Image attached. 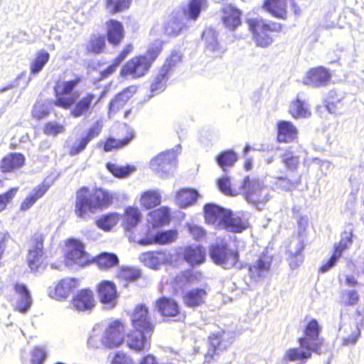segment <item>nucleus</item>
Masks as SVG:
<instances>
[{
  "label": "nucleus",
  "mask_w": 364,
  "mask_h": 364,
  "mask_svg": "<svg viewBox=\"0 0 364 364\" xmlns=\"http://www.w3.org/2000/svg\"><path fill=\"white\" fill-rule=\"evenodd\" d=\"M114 198V193L105 188L82 186L75 192L74 213L77 218L87 220L97 211L109 208Z\"/></svg>",
  "instance_id": "3"
},
{
  "label": "nucleus",
  "mask_w": 364,
  "mask_h": 364,
  "mask_svg": "<svg viewBox=\"0 0 364 364\" xmlns=\"http://www.w3.org/2000/svg\"><path fill=\"white\" fill-rule=\"evenodd\" d=\"M178 237L176 230H167L157 232L154 236L141 238L139 244L142 245H164L174 242Z\"/></svg>",
  "instance_id": "28"
},
{
  "label": "nucleus",
  "mask_w": 364,
  "mask_h": 364,
  "mask_svg": "<svg viewBox=\"0 0 364 364\" xmlns=\"http://www.w3.org/2000/svg\"><path fill=\"white\" fill-rule=\"evenodd\" d=\"M151 67L144 58L141 55H135L130 58L122 67L120 75L122 77L138 79L144 76L150 70Z\"/></svg>",
  "instance_id": "12"
},
{
  "label": "nucleus",
  "mask_w": 364,
  "mask_h": 364,
  "mask_svg": "<svg viewBox=\"0 0 364 364\" xmlns=\"http://www.w3.org/2000/svg\"><path fill=\"white\" fill-rule=\"evenodd\" d=\"M288 112L295 119L308 118L311 115L309 105L300 97L299 95L290 102Z\"/></svg>",
  "instance_id": "35"
},
{
  "label": "nucleus",
  "mask_w": 364,
  "mask_h": 364,
  "mask_svg": "<svg viewBox=\"0 0 364 364\" xmlns=\"http://www.w3.org/2000/svg\"><path fill=\"white\" fill-rule=\"evenodd\" d=\"M220 12V21L227 30L235 31L242 25V11L232 4L222 6Z\"/></svg>",
  "instance_id": "15"
},
{
  "label": "nucleus",
  "mask_w": 364,
  "mask_h": 364,
  "mask_svg": "<svg viewBox=\"0 0 364 364\" xmlns=\"http://www.w3.org/2000/svg\"><path fill=\"white\" fill-rule=\"evenodd\" d=\"M25 164L26 157L23 154L9 153L0 160V171L3 173H13L21 169Z\"/></svg>",
  "instance_id": "24"
},
{
  "label": "nucleus",
  "mask_w": 364,
  "mask_h": 364,
  "mask_svg": "<svg viewBox=\"0 0 364 364\" xmlns=\"http://www.w3.org/2000/svg\"><path fill=\"white\" fill-rule=\"evenodd\" d=\"M183 259L191 267L200 265L205 262V248L202 245H187L183 250Z\"/></svg>",
  "instance_id": "26"
},
{
  "label": "nucleus",
  "mask_w": 364,
  "mask_h": 364,
  "mask_svg": "<svg viewBox=\"0 0 364 364\" xmlns=\"http://www.w3.org/2000/svg\"><path fill=\"white\" fill-rule=\"evenodd\" d=\"M132 0H104L105 7L111 15L127 11L131 6Z\"/></svg>",
  "instance_id": "47"
},
{
  "label": "nucleus",
  "mask_w": 364,
  "mask_h": 364,
  "mask_svg": "<svg viewBox=\"0 0 364 364\" xmlns=\"http://www.w3.org/2000/svg\"><path fill=\"white\" fill-rule=\"evenodd\" d=\"M49 59L50 54L47 50L44 49L38 50L34 58L30 63L31 74L36 75L40 73L49 61Z\"/></svg>",
  "instance_id": "44"
},
{
  "label": "nucleus",
  "mask_w": 364,
  "mask_h": 364,
  "mask_svg": "<svg viewBox=\"0 0 364 364\" xmlns=\"http://www.w3.org/2000/svg\"><path fill=\"white\" fill-rule=\"evenodd\" d=\"M209 256L213 263L224 269L234 267L240 260L239 252L230 248L225 242H220L209 246Z\"/></svg>",
  "instance_id": "6"
},
{
  "label": "nucleus",
  "mask_w": 364,
  "mask_h": 364,
  "mask_svg": "<svg viewBox=\"0 0 364 364\" xmlns=\"http://www.w3.org/2000/svg\"><path fill=\"white\" fill-rule=\"evenodd\" d=\"M301 183V176L296 174L290 178L287 176H277L274 182V188L281 191H292L297 188Z\"/></svg>",
  "instance_id": "36"
},
{
  "label": "nucleus",
  "mask_w": 364,
  "mask_h": 364,
  "mask_svg": "<svg viewBox=\"0 0 364 364\" xmlns=\"http://www.w3.org/2000/svg\"><path fill=\"white\" fill-rule=\"evenodd\" d=\"M65 131V126L55 121L46 122L43 128V132L46 136H56L58 134L64 133Z\"/></svg>",
  "instance_id": "57"
},
{
  "label": "nucleus",
  "mask_w": 364,
  "mask_h": 364,
  "mask_svg": "<svg viewBox=\"0 0 364 364\" xmlns=\"http://www.w3.org/2000/svg\"><path fill=\"white\" fill-rule=\"evenodd\" d=\"M122 138L118 139L114 137H108L105 139L103 144V150L109 152L113 150L122 149L128 145L134 138V132L132 129L124 127L122 130Z\"/></svg>",
  "instance_id": "29"
},
{
  "label": "nucleus",
  "mask_w": 364,
  "mask_h": 364,
  "mask_svg": "<svg viewBox=\"0 0 364 364\" xmlns=\"http://www.w3.org/2000/svg\"><path fill=\"white\" fill-rule=\"evenodd\" d=\"M149 222L154 228L168 225L171 221L170 210L167 207H160L149 213Z\"/></svg>",
  "instance_id": "39"
},
{
  "label": "nucleus",
  "mask_w": 364,
  "mask_h": 364,
  "mask_svg": "<svg viewBox=\"0 0 364 364\" xmlns=\"http://www.w3.org/2000/svg\"><path fill=\"white\" fill-rule=\"evenodd\" d=\"M43 252H37L28 250L27 256V264L33 272H37L43 262Z\"/></svg>",
  "instance_id": "58"
},
{
  "label": "nucleus",
  "mask_w": 364,
  "mask_h": 364,
  "mask_svg": "<svg viewBox=\"0 0 364 364\" xmlns=\"http://www.w3.org/2000/svg\"><path fill=\"white\" fill-rule=\"evenodd\" d=\"M122 218V226L127 230H132L139 224L141 214L137 207L128 206L124 209Z\"/></svg>",
  "instance_id": "40"
},
{
  "label": "nucleus",
  "mask_w": 364,
  "mask_h": 364,
  "mask_svg": "<svg viewBox=\"0 0 364 364\" xmlns=\"http://www.w3.org/2000/svg\"><path fill=\"white\" fill-rule=\"evenodd\" d=\"M32 247L29 250L37 252H43L45 235L42 233H35L31 237Z\"/></svg>",
  "instance_id": "62"
},
{
  "label": "nucleus",
  "mask_w": 364,
  "mask_h": 364,
  "mask_svg": "<svg viewBox=\"0 0 364 364\" xmlns=\"http://www.w3.org/2000/svg\"><path fill=\"white\" fill-rule=\"evenodd\" d=\"M95 289L102 304L112 306L116 304L118 292L114 282L106 279L102 280L96 284Z\"/></svg>",
  "instance_id": "19"
},
{
  "label": "nucleus",
  "mask_w": 364,
  "mask_h": 364,
  "mask_svg": "<svg viewBox=\"0 0 364 364\" xmlns=\"http://www.w3.org/2000/svg\"><path fill=\"white\" fill-rule=\"evenodd\" d=\"M142 276L141 270L131 267H122L115 273V278L124 282L126 284L139 280Z\"/></svg>",
  "instance_id": "41"
},
{
  "label": "nucleus",
  "mask_w": 364,
  "mask_h": 364,
  "mask_svg": "<svg viewBox=\"0 0 364 364\" xmlns=\"http://www.w3.org/2000/svg\"><path fill=\"white\" fill-rule=\"evenodd\" d=\"M46 354L41 348H35L31 353V364H42L46 358Z\"/></svg>",
  "instance_id": "64"
},
{
  "label": "nucleus",
  "mask_w": 364,
  "mask_h": 364,
  "mask_svg": "<svg viewBox=\"0 0 364 364\" xmlns=\"http://www.w3.org/2000/svg\"><path fill=\"white\" fill-rule=\"evenodd\" d=\"M176 156L173 151L159 154L150 161L151 168L157 173H168L175 166Z\"/></svg>",
  "instance_id": "21"
},
{
  "label": "nucleus",
  "mask_w": 364,
  "mask_h": 364,
  "mask_svg": "<svg viewBox=\"0 0 364 364\" xmlns=\"http://www.w3.org/2000/svg\"><path fill=\"white\" fill-rule=\"evenodd\" d=\"M65 261L68 265L84 267L90 264L91 256L85 251V245L78 239L69 238L65 240Z\"/></svg>",
  "instance_id": "8"
},
{
  "label": "nucleus",
  "mask_w": 364,
  "mask_h": 364,
  "mask_svg": "<svg viewBox=\"0 0 364 364\" xmlns=\"http://www.w3.org/2000/svg\"><path fill=\"white\" fill-rule=\"evenodd\" d=\"M50 111L46 105L43 102L38 101L33 106L31 110V117L33 119L40 121L47 117Z\"/></svg>",
  "instance_id": "59"
},
{
  "label": "nucleus",
  "mask_w": 364,
  "mask_h": 364,
  "mask_svg": "<svg viewBox=\"0 0 364 364\" xmlns=\"http://www.w3.org/2000/svg\"><path fill=\"white\" fill-rule=\"evenodd\" d=\"M170 257L171 254L166 250H149L141 253L139 259L145 266L158 269L169 261Z\"/></svg>",
  "instance_id": "16"
},
{
  "label": "nucleus",
  "mask_w": 364,
  "mask_h": 364,
  "mask_svg": "<svg viewBox=\"0 0 364 364\" xmlns=\"http://www.w3.org/2000/svg\"><path fill=\"white\" fill-rule=\"evenodd\" d=\"M132 330L128 331L126 321L112 318L105 326L100 341L107 349L118 348L124 343L136 352L147 351L151 347V338L156 328L149 307L144 303L134 306L129 314Z\"/></svg>",
  "instance_id": "1"
},
{
  "label": "nucleus",
  "mask_w": 364,
  "mask_h": 364,
  "mask_svg": "<svg viewBox=\"0 0 364 364\" xmlns=\"http://www.w3.org/2000/svg\"><path fill=\"white\" fill-rule=\"evenodd\" d=\"M321 326L316 318L309 319L303 328V336L298 338L299 347L289 348L284 355L288 362L301 361L305 363L310 359L313 353L321 355L325 346L323 338L320 337Z\"/></svg>",
  "instance_id": "4"
},
{
  "label": "nucleus",
  "mask_w": 364,
  "mask_h": 364,
  "mask_svg": "<svg viewBox=\"0 0 364 364\" xmlns=\"http://www.w3.org/2000/svg\"><path fill=\"white\" fill-rule=\"evenodd\" d=\"M249 225L248 220L243 214L234 213L229 210L220 228L228 232L240 233L247 230Z\"/></svg>",
  "instance_id": "20"
},
{
  "label": "nucleus",
  "mask_w": 364,
  "mask_h": 364,
  "mask_svg": "<svg viewBox=\"0 0 364 364\" xmlns=\"http://www.w3.org/2000/svg\"><path fill=\"white\" fill-rule=\"evenodd\" d=\"M169 76L166 73L159 69L158 74L150 85L151 92L153 94H156L163 91L167 85Z\"/></svg>",
  "instance_id": "52"
},
{
  "label": "nucleus",
  "mask_w": 364,
  "mask_h": 364,
  "mask_svg": "<svg viewBox=\"0 0 364 364\" xmlns=\"http://www.w3.org/2000/svg\"><path fill=\"white\" fill-rule=\"evenodd\" d=\"M207 295L205 289L193 288L183 294L182 300L186 306L194 309L205 304Z\"/></svg>",
  "instance_id": "33"
},
{
  "label": "nucleus",
  "mask_w": 364,
  "mask_h": 364,
  "mask_svg": "<svg viewBox=\"0 0 364 364\" xmlns=\"http://www.w3.org/2000/svg\"><path fill=\"white\" fill-rule=\"evenodd\" d=\"M199 196L196 190L184 188L176 192L175 200L180 208H184L196 203Z\"/></svg>",
  "instance_id": "37"
},
{
  "label": "nucleus",
  "mask_w": 364,
  "mask_h": 364,
  "mask_svg": "<svg viewBox=\"0 0 364 364\" xmlns=\"http://www.w3.org/2000/svg\"><path fill=\"white\" fill-rule=\"evenodd\" d=\"M14 291V310L21 314L26 313L31 307L32 297L28 287L16 282L13 285Z\"/></svg>",
  "instance_id": "14"
},
{
  "label": "nucleus",
  "mask_w": 364,
  "mask_h": 364,
  "mask_svg": "<svg viewBox=\"0 0 364 364\" xmlns=\"http://www.w3.org/2000/svg\"><path fill=\"white\" fill-rule=\"evenodd\" d=\"M208 6V0H188L181 11L186 20L196 21Z\"/></svg>",
  "instance_id": "30"
},
{
  "label": "nucleus",
  "mask_w": 364,
  "mask_h": 364,
  "mask_svg": "<svg viewBox=\"0 0 364 364\" xmlns=\"http://www.w3.org/2000/svg\"><path fill=\"white\" fill-rule=\"evenodd\" d=\"M245 23L255 47L262 49L272 46L274 42V33H281L284 28V24L261 16L247 18Z\"/></svg>",
  "instance_id": "5"
},
{
  "label": "nucleus",
  "mask_w": 364,
  "mask_h": 364,
  "mask_svg": "<svg viewBox=\"0 0 364 364\" xmlns=\"http://www.w3.org/2000/svg\"><path fill=\"white\" fill-rule=\"evenodd\" d=\"M80 286V279L75 277H65L48 289L50 297L58 300H66Z\"/></svg>",
  "instance_id": "11"
},
{
  "label": "nucleus",
  "mask_w": 364,
  "mask_h": 364,
  "mask_svg": "<svg viewBox=\"0 0 364 364\" xmlns=\"http://www.w3.org/2000/svg\"><path fill=\"white\" fill-rule=\"evenodd\" d=\"M281 162L290 171H295L299 166V157L294 154L293 151H287L281 156Z\"/></svg>",
  "instance_id": "54"
},
{
  "label": "nucleus",
  "mask_w": 364,
  "mask_h": 364,
  "mask_svg": "<svg viewBox=\"0 0 364 364\" xmlns=\"http://www.w3.org/2000/svg\"><path fill=\"white\" fill-rule=\"evenodd\" d=\"M121 219L117 213H108L100 215L96 220V225L104 231H109Z\"/></svg>",
  "instance_id": "46"
},
{
  "label": "nucleus",
  "mask_w": 364,
  "mask_h": 364,
  "mask_svg": "<svg viewBox=\"0 0 364 364\" xmlns=\"http://www.w3.org/2000/svg\"><path fill=\"white\" fill-rule=\"evenodd\" d=\"M326 107L332 114L338 113L343 107L341 96L334 90H331L326 98Z\"/></svg>",
  "instance_id": "49"
},
{
  "label": "nucleus",
  "mask_w": 364,
  "mask_h": 364,
  "mask_svg": "<svg viewBox=\"0 0 364 364\" xmlns=\"http://www.w3.org/2000/svg\"><path fill=\"white\" fill-rule=\"evenodd\" d=\"M90 264L95 263L101 271H109L119 264V258L114 253L103 252L90 257Z\"/></svg>",
  "instance_id": "34"
},
{
  "label": "nucleus",
  "mask_w": 364,
  "mask_h": 364,
  "mask_svg": "<svg viewBox=\"0 0 364 364\" xmlns=\"http://www.w3.org/2000/svg\"><path fill=\"white\" fill-rule=\"evenodd\" d=\"M272 258L267 254L262 253L256 261L248 267V273L251 279L257 281L265 277L272 267Z\"/></svg>",
  "instance_id": "18"
},
{
  "label": "nucleus",
  "mask_w": 364,
  "mask_h": 364,
  "mask_svg": "<svg viewBox=\"0 0 364 364\" xmlns=\"http://www.w3.org/2000/svg\"><path fill=\"white\" fill-rule=\"evenodd\" d=\"M345 237H342L338 244L334 246L332 256L335 257L338 260L342 256L344 250L348 249L353 242L352 232H344Z\"/></svg>",
  "instance_id": "53"
},
{
  "label": "nucleus",
  "mask_w": 364,
  "mask_h": 364,
  "mask_svg": "<svg viewBox=\"0 0 364 364\" xmlns=\"http://www.w3.org/2000/svg\"><path fill=\"white\" fill-rule=\"evenodd\" d=\"M82 82V77L79 75L70 80L58 77L53 87V105L63 109L70 110V114L73 118L90 114L107 92L103 90L97 96L92 92H86L80 97V92L75 89Z\"/></svg>",
  "instance_id": "2"
},
{
  "label": "nucleus",
  "mask_w": 364,
  "mask_h": 364,
  "mask_svg": "<svg viewBox=\"0 0 364 364\" xmlns=\"http://www.w3.org/2000/svg\"><path fill=\"white\" fill-rule=\"evenodd\" d=\"M220 351L208 348L204 355L205 364H223V359L221 358Z\"/></svg>",
  "instance_id": "61"
},
{
  "label": "nucleus",
  "mask_w": 364,
  "mask_h": 364,
  "mask_svg": "<svg viewBox=\"0 0 364 364\" xmlns=\"http://www.w3.org/2000/svg\"><path fill=\"white\" fill-rule=\"evenodd\" d=\"M163 50V42L157 41L151 44L146 53L141 55L144 58V60L147 62L150 67L152 66L154 62L156 60L159 55L161 54Z\"/></svg>",
  "instance_id": "51"
},
{
  "label": "nucleus",
  "mask_w": 364,
  "mask_h": 364,
  "mask_svg": "<svg viewBox=\"0 0 364 364\" xmlns=\"http://www.w3.org/2000/svg\"><path fill=\"white\" fill-rule=\"evenodd\" d=\"M18 190V187H14L0 194V213L6 210L8 204L10 203L16 196Z\"/></svg>",
  "instance_id": "60"
},
{
  "label": "nucleus",
  "mask_w": 364,
  "mask_h": 364,
  "mask_svg": "<svg viewBox=\"0 0 364 364\" xmlns=\"http://www.w3.org/2000/svg\"><path fill=\"white\" fill-rule=\"evenodd\" d=\"M48 182L43 181L36 186L21 203L19 210L26 212L29 210L38 200L41 198L50 188Z\"/></svg>",
  "instance_id": "32"
},
{
  "label": "nucleus",
  "mask_w": 364,
  "mask_h": 364,
  "mask_svg": "<svg viewBox=\"0 0 364 364\" xmlns=\"http://www.w3.org/2000/svg\"><path fill=\"white\" fill-rule=\"evenodd\" d=\"M242 195L247 203L258 209H262L269 200V195L264 186L256 179L246 176L242 183Z\"/></svg>",
  "instance_id": "7"
},
{
  "label": "nucleus",
  "mask_w": 364,
  "mask_h": 364,
  "mask_svg": "<svg viewBox=\"0 0 364 364\" xmlns=\"http://www.w3.org/2000/svg\"><path fill=\"white\" fill-rule=\"evenodd\" d=\"M331 79L330 72L323 67L310 69L304 78V83L313 87H323L328 85Z\"/></svg>",
  "instance_id": "23"
},
{
  "label": "nucleus",
  "mask_w": 364,
  "mask_h": 364,
  "mask_svg": "<svg viewBox=\"0 0 364 364\" xmlns=\"http://www.w3.org/2000/svg\"><path fill=\"white\" fill-rule=\"evenodd\" d=\"M70 304L75 311L91 312L97 304L94 291L90 287L77 290L73 295Z\"/></svg>",
  "instance_id": "10"
},
{
  "label": "nucleus",
  "mask_w": 364,
  "mask_h": 364,
  "mask_svg": "<svg viewBox=\"0 0 364 364\" xmlns=\"http://www.w3.org/2000/svg\"><path fill=\"white\" fill-rule=\"evenodd\" d=\"M106 168L114 177L117 178H127L136 170V167L134 165L127 164L119 166L112 162H107Z\"/></svg>",
  "instance_id": "45"
},
{
  "label": "nucleus",
  "mask_w": 364,
  "mask_h": 364,
  "mask_svg": "<svg viewBox=\"0 0 364 364\" xmlns=\"http://www.w3.org/2000/svg\"><path fill=\"white\" fill-rule=\"evenodd\" d=\"M106 40L103 34H92L85 45L86 53L92 55L103 53L107 48Z\"/></svg>",
  "instance_id": "38"
},
{
  "label": "nucleus",
  "mask_w": 364,
  "mask_h": 364,
  "mask_svg": "<svg viewBox=\"0 0 364 364\" xmlns=\"http://www.w3.org/2000/svg\"><path fill=\"white\" fill-rule=\"evenodd\" d=\"M225 331H220L216 333H212L208 337L209 348L210 349H214L215 350L222 351L225 348Z\"/></svg>",
  "instance_id": "55"
},
{
  "label": "nucleus",
  "mask_w": 364,
  "mask_h": 364,
  "mask_svg": "<svg viewBox=\"0 0 364 364\" xmlns=\"http://www.w3.org/2000/svg\"><path fill=\"white\" fill-rule=\"evenodd\" d=\"M161 201V196L158 190H147L141 194L139 203L145 209L158 206Z\"/></svg>",
  "instance_id": "43"
},
{
  "label": "nucleus",
  "mask_w": 364,
  "mask_h": 364,
  "mask_svg": "<svg viewBox=\"0 0 364 364\" xmlns=\"http://www.w3.org/2000/svg\"><path fill=\"white\" fill-rule=\"evenodd\" d=\"M105 38L113 46H119L125 38L123 23L117 19L109 18L105 22Z\"/></svg>",
  "instance_id": "17"
},
{
  "label": "nucleus",
  "mask_w": 364,
  "mask_h": 364,
  "mask_svg": "<svg viewBox=\"0 0 364 364\" xmlns=\"http://www.w3.org/2000/svg\"><path fill=\"white\" fill-rule=\"evenodd\" d=\"M229 210L213 203H207L203 207V216L208 224L220 228Z\"/></svg>",
  "instance_id": "25"
},
{
  "label": "nucleus",
  "mask_w": 364,
  "mask_h": 364,
  "mask_svg": "<svg viewBox=\"0 0 364 364\" xmlns=\"http://www.w3.org/2000/svg\"><path fill=\"white\" fill-rule=\"evenodd\" d=\"M298 137V129L290 121L280 120L277 123V141L279 143H291Z\"/></svg>",
  "instance_id": "27"
},
{
  "label": "nucleus",
  "mask_w": 364,
  "mask_h": 364,
  "mask_svg": "<svg viewBox=\"0 0 364 364\" xmlns=\"http://www.w3.org/2000/svg\"><path fill=\"white\" fill-rule=\"evenodd\" d=\"M237 160V154L232 150L221 151L216 156V161L223 171H226L228 167L232 166Z\"/></svg>",
  "instance_id": "50"
},
{
  "label": "nucleus",
  "mask_w": 364,
  "mask_h": 364,
  "mask_svg": "<svg viewBox=\"0 0 364 364\" xmlns=\"http://www.w3.org/2000/svg\"><path fill=\"white\" fill-rule=\"evenodd\" d=\"M181 61V54L176 51L172 52L160 69L170 75Z\"/></svg>",
  "instance_id": "56"
},
{
  "label": "nucleus",
  "mask_w": 364,
  "mask_h": 364,
  "mask_svg": "<svg viewBox=\"0 0 364 364\" xmlns=\"http://www.w3.org/2000/svg\"><path fill=\"white\" fill-rule=\"evenodd\" d=\"M103 124L101 121L97 120L87 129L85 134L80 136L70 147L68 154L70 156H75L82 152L87 144L102 132Z\"/></svg>",
  "instance_id": "13"
},
{
  "label": "nucleus",
  "mask_w": 364,
  "mask_h": 364,
  "mask_svg": "<svg viewBox=\"0 0 364 364\" xmlns=\"http://www.w3.org/2000/svg\"><path fill=\"white\" fill-rule=\"evenodd\" d=\"M262 9L274 18L286 21L289 16L287 0H263Z\"/></svg>",
  "instance_id": "22"
},
{
  "label": "nucleus",
  "mask_w": 364,
  "mask_h": 364,
  "mask_svg": "<svg viewBox=\"0 0 364 364\" xmlns=\"http://www.w3.org/2000/svg\"><path fill=\"white\" fill-rule=\"evenodd\" d=\"M349 331L347 329L344 330V333H346L341 341V346L343 347H349L355 346L361 336V330L360 327L357 326L349 325Z\"/></svg>",
  "instance_id": "48"
},
{
  "label": "nucleus",
  "mask_w": 364,
  "mask_h": 364,
  "mask_svg": "<svg viewBox=\"0 0 364 364\" xmlns=\"http://www.w3.org/2000/svg\"><path fill=\"white\" fill-rule=\"evenodd\" d=\"M218 187L220 191L227 195L233 196V191L230 186V180L228 176H223L218 179L217 181Z\"/></svg>",
  "instance_id": "63"
},
{
  "label": "nucleus",
  "mask_w": 364,
  "mask_h": 364,
  "mask_svg": "<svg viewBox=\"0 0 364 364\" xmlns=\"http://www.w3.org/2000/svg\"><path fill=\"white\" fill-rule=\"evenodd\" d=\"M154 307L164 318H173L176 321H184L186 314L181 311L178 302L173 298L162 296L154 301Z\"/></svg>",
  "instance_id": "9"
},
{
  "label": "nucleus",
  "mask_w": 364,
  "mask_h": 364,
  "mask_svg": "<svg viewBox=\"0 0 364 364\" xmlns=\"http://www.w3.org/2000/svg\"><path fill=\"white\" fill-rule=\"evenodd\" d=\"M187 26L178 15L172 17L164 25V32L168 37H176L179 36Z\"/></svg>",
  "instance_id": "42"
},
{
  "label": "nucleus",
  "mask_w": 364,
  "mask_h": 364,
  "mask_svg": "<svg viewBox=\"0 0 364 364\" xmlns=\"http://www.w3.org/2000/svg\"><path fill=\"white\" fill-rule=\"evenodd\" d=\"M136 86L131 85L117 93L109 103V114H115L122 109L133 94L136 92Z\"/></svg>",
  "instance_id": "31"
}]
</instances>
